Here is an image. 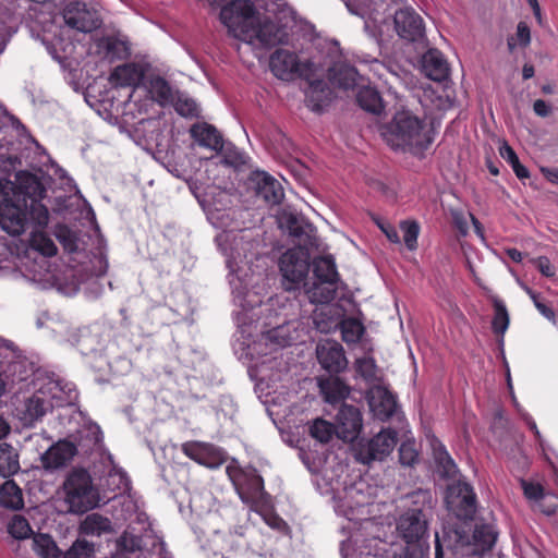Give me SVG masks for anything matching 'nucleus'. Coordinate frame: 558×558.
Listing matches in <instances>:
<instances>
[{
  "instance_id": "nucleus-23",
  "label": "nucleus",
  "mask_w": 558,
  "mask_h": 558,
  "mask_svg": "<svg viewBox=\"0 0 558 558\" xmlns=\"http://www.w3.org/2000/svg\"><path fill=\"white\" fill-rule=\"evenodd\" d=\"M144 77V70L137 63L118 65L110 74L109 81L116 86H136Z\"/></svg>"
},
{
  "instance_id": "nucleus-56",
  "label": "nucleus",
  "mask_w": 558,
  "mask_h": 558,
  "mask_svg": "<svg viewBox=\"0 0 558 558\" xmlns=\"http://www.w3.org/2000/svg\"><path fill=\"white\" fill-rule=\"evenodd\" d=\"M531 263L536 266V268L543 276L548 278L555 276V267L551 265L548 257L539 256L537 258H532Z\"/></svg>"
},
{
  "instance_id": "nucleus-39",
  "label": "nucleus",
  "mask_w": 558,
  "mask_h": 558,
  "mask_svg": "<svg viewBox=\"0 0 558 558\" xmlns=\"http://www.w3.org/2000/svg\"><path fill=\"white\" fill-rule=\"evenodd\" d=\"M499 154L505 160H507L511 165L515 175L520 180L527 179L530 177L529 170L520 162L515 151L512 149L511 146L508 145L507 142L501 143L499 147Z\"/></svg>"
},
{
  "instance_id": "nucleus-17",
  "label": "nucleus",
  "mask_w": 558,
  "mask_h": 558,
  "mask_svg": "<svg viewBox=\"0 0 558 558\" xmlns=\"http://www.w3.org/2000/svg\"><path fill=\"white\" fill-rule=\"evenodd\" d=\"M367 401L374 415L386 421L390 418L397 410L395 396L383 386H375L367 393Z\"/></svg>"
},
{
  "instance_id": "nucleus-10",
  "label": "nucleus",
  "mask_w": 558,
  "mask_h": 558,
  "mask_svg": "<svg viewBox=\"0 0 558 558\" xmlns=\"http://www.w3.org/2000/svg\"><path fill=\"white\" fill-rule=\"evenodd\" d=\"M0 226L10 235L17 236L25 232L27 209L22 203L11 198L0 204Z\"/></svg>"
},
{
  "instance_id": "nucleus-18",
  "label": "nucleus",
  "mask_w": 558,
  "mask_h": 558,
  "mask_svg": "<svg viewBox=\"0 0 558 558\" xmlns=\"http://www.w3.org/2000/svg\"><path fill=\"white\" fill-rule=\"evenodd\" d=\"M421 64L423 73L435 82H442L449 77V64L437 49H428L423 54Z\"/></svg>"
},
{
  "instance_id": "nucleus-27",
  "label": "nucleus",
  "mask_w": 558,
  "mask_h": 558,
  "mask_svg": "<svg viewBox=\"0 0 558 558\" xmlns=\"http://www.w3.org/2000/svg\"><path fill=\"white\" fill-rule=\"evenodd\" d=\"M78 530L81 534L93 536H100L113 531L110 519L96 512L87 514L80 523Z\"/></svg>"
},
{
  "instance_id": "nucleus-22",
  "label": "nucleus",
  "mask_w": 558,
  "mask_h": 558,
  "mask_svg": "<svg viewBox=\"0 0 558 558\" xmlns=\"http://www.w3.org/2000/svg\"><path fill=\"white\" fill-rule=\"evenodd\" d=\"M405 498L409 501L405 512L420 517H432L436 499L430 490L420 488L408 494Z\"/></svg>"
},
{
  "instance_id": "nucleus-58",
  "label": "nucleus",
  "mask_w": 558,
  "mask_h": 558,
  "mask_svg": "<svg viewBox=\"0 0 558 558\" xmlns=\"http://www.w3.org/2000/svg\"><path fill=\"white\" fill-rule=\"evenodd\" d=\"M526 291H527L529 295L531 296V299L533 300L536 308L541 312V314L544 315L549 320L554 322L556 316H555V312L553 311V308L549 307L548 305H546L544 302H542L539 300L538 295L535 292H533L531 289H527Z\"/></svg>"
},
{
  "instance_id": "nucleus-4",
  "label": "nucleus",
  "mask_w": 558,
  "mask_h": 558,
  "mask_svg": "<svg viewBox=\"0 0 558 558\" xmlns=\"http://www.w3.org/2000/svg\"><path fill=\"white\" fill-rule=\"evenodd\" d=\"M428 517L403 512L397 521V531L407 543L401 556L405 558H426L429 546L425 541L428 531Z\"/></svg>"
},
{
  "instance_id": "nucleus-57",
  "label": "nucleus",
  "mask_w": 558,
  "mask_h": 558,
  "mask_svg": "<svg viewBox=\"0 0 558 558\" xmlns=\"http://www.w3.org/2000/svg\"><path fill=\"white\" fill-rule=\"evenodd\" d=\"M356 371L366 379L373 378L375 376V364L369 359H360L356 361Z\"/></svg>"
},
{
  "instance_id": "nucleus-55",
  "label": "nucleus",
  "mask_w": 558,
  "mask_h": 558,
  "mask_svg": "<svg viewBox=\"0 0 558 558\" xmlns=\"http://www.w3.org/2000/svg\"><path fill=\"white\" fill-rule=\"evenodd\" d=\"M57 238L69 252H74L76 250L75 236L66 227H61L59 229Z\"/></svg>"
},
{
  "instance_id": "nucleus-46",
  "label": "nucleus",
  "mask_w": 558,
  "mask_h": 558,
  "mask_svg": "<svg viewBox=\"0 0 558 558\" xmlns=\"http://www.w3.org/2000/svg\"><path fill=\"white\" fill-rule=\"evenodd\" d=\"M101 441V430L98 425L89 424L81 430V441L80 445L86 447L87 449H93Z\"/></svg>"
},
{
  "instance_id": "nucleus-21",
  "label": "nucleus",
  "mask_w": 558,
  "mask_h": 558,
  "mask_svg": "<svg viewBox=\"0 0 558 558\" xmlns=\"http://www.w3.org/2000/svg\"><path fill=\"white\" fill-rule=\"evenodd\" d=\"M190 134L199 146L216 151L221 150L223 147L222 136L219 131L206 122L193 124L190 129Z\"/></svg>"
},
{
  "instance_id": "nucleus-14",
  "label": "nucleus",
  "mask_w": 558,
  "mask_h": 558,
  "mask_svg": "<svg viewBox=\"0 0 558 558\" xmlns=\"http://www.w3.org/2000/svg\"><path fill=\"white\" fill-rule=\"evenodd\" d=\"M316 355L322 367L329 373H340L348 366L342 345L335 340H326L316 347Z\"/></svg>"
},
{
  "instance_id": "nucleus-45",
  "label": "nucleus",
  "mask_w": 558,
  "mask_h": 558,
  "mask_svg": "<svg viewBox=\"0 0 558 558\" xmlns=\"http://www.w3.org/2000/svg\"><path fill=\"white\" fill-rule=\"evenodd\" d=\"M399 461L405 466H413L418 461V451L414 440H407L401 444L399 448Z\"/></svg>"
},
{
  "instance_id": "nucleus-2",
  "label": "nucleus",
  "mask_w": 558,
  "mask_h": 558,
  "mask_svg": "<svg viewBox=\"0 0 558 558\" xmlns=\"http://www.w3.org/2000/svg\"><path fill=\"white\" fill-rule=\"evenodd\" d=\"M385 142L395 150L417 155L432 143L429 129L409 111L397 112L393 119L381 128Z\"/></svg>"
},
{
  "instance_id": "nucleus-30",
  "label": "nucleus",
  "mask_w": 558,
  "mask_h": 558,
  "mask_svg": "<svg viewBox=\"0 0 558 558\" xmlns=\"http://www.w3.org/2000/svg\"><path fill=\"white\" fill-rule=\"evenodd\" d=\"M0 505L12 510H20L24 506L22 489L14 481H5L0 487Z\"/></svg>"
},
{
  "instance_id": "nucleus-36",
  "label": "nucleus",
  "mask_w": 558,
  "mask_h": 558,
  "mask_svg": "<svg viewBox=\"0 0 558 558\" xmlns=\"http://www.w3.org/2000/svg\"><path fill=\"white\" fill-rule=\"evenodd\" d=\"M336 283H327L323 281L314 282L312 287L306 290L308 299L312 303H329L336 296Z\"/></svg>"
},
{
  "instance_id": "nucleus-1",
  "label": "nucleus",
  "mask_w": 558,
  "mask_h": 558,
  "mask_svg": "<svg viewBox=\"0 0 558 558\" xmlns=\"http://www.w3.org/2000/svg\"><path fill=\"white\" fill-rule=\"evenodd\" d=\"M220 21L234 38L254 47H272L283 44V28L262 16L251 0H234L220 11Z\"/></svg>"
},
{
  "instance_id": "nucleus-5",
  "label": "nucleus",
  "mask_w": 558,
  "mask_h": 558,
  "mask_svg": "<svg viewBox=\"0 0 558 558\" xmlns=\"http://www.w3.org/2000/svg\"><path fill=\"white\" fill-rule=\"evenodd\" d=\"M310 266V254L304 247L296 246L284 252L279 258L284 290L294 291L302 286L305 287Z\"/></svg>"
},
{
  "instance_id": "nucleus-20",
  "label": "nucleus",
  "mask_w": 558,
  "mask_h": 558,
  "mask_svg": "<svg viewBox=\"0 0 558 558\" xmlns=\"http://www.w3.org/2000/svg\"><path fill=\"white\" fill-rule=\"evenodd\" d=\"M256 183V195L266 204L278 205L283 198V189L281 184L265 172L256 173L253 179Z\"/></svg>"
},
{
  "instance_id": "nucleus-9",
  "label": "nucleus",
  "mask_w": 558,
  "mask_h": 558,
  "mask_svg": "<svg viewBox=\"0 0 558 558\" xmlns=\"http://www.w3.org/2000/svg\"><path fill=\"white\" fill-rule=\"evenodd\" d=\"M395 28L397 34L404 40L417 43L425 37V25L423 19L413 9L404 8L395 13Z\"/></svg>"
},
{
  "instance_id": "nucleus-44",
  "label": "nucleus",
  "mask_w": 558,
  "mask_h": 558,
  "mask_svg": "<svg viewBox=\"0 0 558 558\" xmlns=\"http://www.w3.org/2000/svg\"><path fill=\"white\" fill-rule=\"evenodd\" d=\"M104 48L106 50V54L112 59H122L129 54V48L126 44L116 37L105 38Z\"/></svg>"
},
{
  "instance_id": "nucleus-50",
  "label": "nucleus",
  "mask_w": 558,
  "mask_h": 558,
  "mask_svg": "<svg viewBox=\"0 0 558 558\" xmlns=\"http://www.w3.org/2000/svg\"><path fill=\"white\" fill-rule=\"evenodd\" d=\"M9 533L17 539L26 538L32 533L28 521L21 517L14 515L9 524Z\"/></svg>"
},
{
  "instance_id": "nucleus-24",
  "label": "nucleus",
  "mask_w": 558,
  "mask_h": 558,
  "mask_svg": "<svg viewBox=\"0 0 558 558\" xmlns=\"http://www.w3.org/2000/svg\"><path fill=\"white\" fill-rule=\"evenodd\" d=\"M279 227L287 230L290 235L307 243L310 232L313 231L312 226L306 223L301 217L293 213L282 211L278 216Z\"/></svg>"
},
{
  "instance_id": "nucleus-8",
  "label": "nucleus",
  "mask_w": 558,
  "mask_h": 558,
  "mask_svg": "<svg viewBox=\"0 0 558 558\" xmlns=\"http://www.w3.org/2000/svg\"><path fill=\"white\" fill-rule=\"evenodd\" d=\"M62 16L66 26L82 33H90L101 23L97 11L89 9L81 1L68 3L62 11Z\"/></svg>"
},
{
  "instance_id": "nucleus-54",
  "label": "nucleus",
  "mask_w": 558,
  "mask_h": 558,
  "mask_svg": "<svg viewBox=\"0 0 558 558\" xmlns=\"http://www.w3.org/2000/svg\"><path fill=\"white\" fill-rule=\"evenodd\" d=\"M268 339L280 347H286L291 343V338L288 337L287 330L283 326L269 330Z\"/></svg>"
},
{
  "instance_id": "nucleus-52",
  "label": "nucleus",
  "mask_w": 558,
  "mask_h": 558,
  "mask_svg": "<svg viewBox=\"0 0 558 558\" xmlns=\"http://www.w3.org/2000/svg\"><path fill=\"white\" fill-rule=\"evenodd\" d=\"M521 485L527 499L538 502L544 498V488L541 484L522 481Z\"/></svg>"
},
{
  "instance_id": "nucleus-15",
  "label": "nucleus",
  "mask_w": 558,
  "mask_h": 558,
  "mask_svg": "<svg viewBox=\"0 0 558 558\" xmlns=\"http://www.w3.org/2000/svg\"><path fill=\"white\" fill-rule=\"evenodd\" d=\"M271 72L280 80L291 81L303 75L302 66L294 52L284 49L276 50L269 60Z\"/></svg>"
},
{
  "instance_id": "nucleus-12",
  "label": "nucleus",
  "mask_w": 558,
  "mask_h": 558,
  "mask_svg": "<svg viewBox=\"0 0 558 558\" xmlns=\"http://www.w3.org/2000/svg\"><path fill=\"white\" fill-rule=\"evenodd\" d=\"M12 198L27 208V203L32 199L44 198L46 189L35 174L21 171L16 173L15 181L12 183Z\"/></svg>"
},
{
  "instance_id": "nucleus-16",
  "label": "nucleus",
  "mask_w": 558,
  "mask_h": 558,
  "mask_svg": "<svg viewBox=\"0 0 558 558\" xmlns=\"http://www.w3.org/2000/svg\"><path fill=\"white\" fill-rule=\"evenodd\" d=\"M77 453L76 446L68 440H60L40 456L41 465L47 471L65 466Z\"/></svg>"
},
{
  "instance_id": "nucleus-53",
  "label": "nucleus",
  "mask_w": 558,
  "mask_h": 558,
  "mask_svg": "<svg viewBox=\"0 0 558 558\" xmlns=\"http://www.w3.org/2000/svg\"><path fill=\"white\" fill-rule=\"evenodd\" d=\"M118 545L121 549L134 553L141 547V539L134 535L123 533L118 541Z\"/></svg>"
},
{
  "instance_id": "nucleus-60",
  "label": "nucleus",
  "mask_w": 558,
  "mask_h": 558,
  "mask_svg": "<svg viewBox=\"0 0 558 558\" xmlns=\"http://www.w3.org/2000/svg\"><path fill=\"white\" fill-rule=\"evenodd\" d=\"M377 225L392 243H400L399 234L391 225L387 222H378Z\"/></svg>"
},
{
  "instance_id": "nucleus-38",
  "label": "nucleus",
  "mask_w": 558,
  "mask_h": 558,
  "mask_svg": "<svg viewBox=\"0 0 558 558\" xmlns=\"http://www.w3.org/2000/svg\"><path fill=\"white\" fill-rule=\"evenodd\" d=\"M310 435L319 442L326 444L336 435V425L326 420L316 418L310 426Z\"/></svg>"
},
{
  "instance_id": "nucleus-7",
  "label": "nucleus",
  "mask_w": 558,
  "mask_h": 558,
  "mask_svg": "<svg viewBox=\"0 0 558 558\" xmlns=\"http://www.w3.org/2000/svg\"><path fill=\"white\" fill-rule=\"evenodd\" d=\"M446 504L447 508L459 519H472L476 510L475 494L465 482L458 481L448 485Z\"/></svg>"
},
{
  "instance_id": "nucleus-63",
  "label": "nucleus",
  "mask_w": 558,
  "mask_h": 558,
  "mask_svg": "<svg viewBox=\"0 0 558 558\" xmlns=\"http://www.w3.org/2000/svg\"><path fill=\"white\" fill-rule=\"evenodd\" d=\"M225 160L228 165L233 167H239L245 163V157L241 153H227L225 155Z\"/></svg>"
},
{
  "instance_id": "nucleus-33",
  "label": "nucleus",
  "mask_w": 558,
  "mask_h": 558,
  "mask_svg": "<svg viewBox=\"0 0 558 558\" xmlns=\"http://www.w3.org/2000/svg\"><path fill=\"white\" fill-rule=\"evenodd\" d=\"M148 90L151 98L161 106L174 101L175 94L173 93L170 84L161 76H154L150 78Z\"/></svg>"
},
{
  "instance_id": "nucleus-29",
  "label": "nucleus",
  "mask_w": 558,
  "mask_h": 558,
  "mask_svg": "<svg viewBox=\"0 0 558 558\" xmlns=\"http://www.w3.org/2000/svg\"><path fill=\"white\" fill-rule=\"evenodd\" d=\"M473 539L475 546L474 553L483 555L493 548L497 539V532L489 524H476L473 532Z\"/></svg>"
},
{
  "instance_id": "nucleus-19",
  "label": "nucleus",
  "mask_w": 558,
  "mask_h": 558,
  "mask_svg": "<svg viewBox=\"0 0 558 558\" xmlns=\"http://www.w3.org/2000/svg\"><path fill=\"white\" fill-rule=\"evenodd\" d=\"M236 492L243 502L256 507L264 498V482L259 475H244V482L238 483L233 481Z\"/></svg>"
},
{
  "instance_id": "nucleus-61",
  "label": "nucleus",
  "mask_w": 558,
  "mask_h": 558,
  "mask_svg": "<svg viewBox=\"0 0 558 558\" xmlns=\"http://www.w3.org/2000/svg\"><path fill=\"white\" fill-rule=\"evenodd\" d=\"M453 223L456 228L459 230L461 235H466L468 233V222L464 216L458 211L452 213Z\"/></svg>"
},
{
  "instance_id": "nucleus-48",
  "label": "nucleus",
  "mask_w": 558,
  "mask_h": 558,
  "mask_svg": "<svg viewBox=\"0 0 558 558\" xmlns=\"http://www.w3.org/2000/svg\"><path fill=\"white\" fill-rule=\"evenodd\" d=\"M94 553V545L86 539H77L68 549L64 558H90Z\"/></svg>"
},
{
  "instance_id": "nucleus-11",
  "label": "nucleus",
  "mask_w": 558,
  "mask_h": 558,
  "mask_svg": "<svg viewBox=\"0 0 558 558\" xmlns=\"http://www.w3.org/2000/svg\"><path fill=\"white\" fill-rule=\"evenodd\" d=\"M363 427L362 414L354 405L343 403L336 416V436L345 442L355 440Z\"/></svg>"
},
{
  "instance_id": "nucleus-49",
  "label": "nucleus",
  "mask_w": 558,
  "mask_h": 558,
  "mask_svg": "<svg viewBox=\"0 0 558 558\" xmlns=\"http://www.w3.org/2000/svg\"><path fill=\"white\" fill-rule=\"evenodd\" d=\"M172 104L174 106L175 111L182 117L197 116V105L191 98L183 97L181 95H175L174 101Z\"/></svg>"
},
{
  "instance_id": "nucleus-26",
  "label": "nucleus",
  "mask_w": 558,
  "mask_h": 558,
  "mask_svg": "<svg viewBox=\"0 0 558 558\" xmlns=\"http://www.w3.org/2000/svg\"><path fill=\"white\" fill-rule=\"evenodd\" d=\"M320 392L325 401L331 404L343 401L350 395V387L339 377H329L319 380Z\"/></svg>"
},
{
  "instance_id": "nucleus-47",
  "label": "nucleus",
  "mask_w": 558,
  "mask_h": 558,
  "mask_svg": "<svg viewBox=\"0 0 558 558\" xmlns=\"http://www.w3.org/2000/svg\"><path fill=\"white\" fill-rule=\"evenodd\" d=\"M400 228L403 232V241L410 251L416 248L420 226L416 221H402Z\"/></svg>"
},
{
  "instance_id": "nucleus-37",
  "label": "nucleus",
  "mask_w": 558,
  "mask_h": 558,
  "mask_svg": "<svg viewBox=\"0 0 558 558\" xmlns=\"http://www.w3.org/2000/svg\"><path fill=\"white\" fill-rule=\"evenodd\" d=\"M34 550L45 558H56L60 555V550L54 541L48 534H37L33 539Z\"/></svg>"
},
{
  "instance_id": "nucleus-25",
  "label": "nucleus",
  "mask_w": 558,
  "mask_h": 558,
  "mask_svg": "<svg viewBox=\"0 0 558 558\" xmlns=\"http://www.w3.org/2000/svg\"><path fill=\"white\" fill-rule=\"evenodd\" d=\"M307 106L320 112L331 101V90L324 81H313L306 92Z\"/></svg>"
},
{
  "instance_id": "nucleus-59",
  "label": "nucleus",
  "mask_w": 558,
  "mask_h": 558,
  "mask_svg": "<svg viewBox=\"0 0 558 558\" xmlns=\"http://www.w3.org/2000/svg\"><path fill=\"white\" fill-rule=\"evenodd\" d=\"M517 38L521 46L526 47L531 41L530 27L525 22H520L517 26Z\"/></svg>"
},
{
  "instance_id": "nucleus-6",
  "label": "nucleus",
  "mask_w": 558,
  "mask_h": 558,
  "mask_svg": "<svg viewBox=\"0 0 558 558\" xmlns=\"http://www.w3.org/2000/svg\"><path fill=\"white\" fill-rule=\"evenodd\" d=\"M398 442L397 432L390 428L380 430L372 439L361 441L355 449V460L369 465L375 461H384Z\"/></svg>"
},
{
  "instance_id": "nucleus-34",
  "label": "nucleus",
  "mask_w": 558,
  "mask_h": 558,
  "mask_svg": "<svg viewBox=\"0 0 558 558\" xmlns=\"http://www.w3.org/2000/svg\"><path fill=\"white\" fill-rule=\"evenodd\" d=\"M357 71L350 65L339 64L330 69L329 78L340 88L349 89L355 85Z\"/></svg>"
},
{
  "instance_id": "nucleus-40",
  "label": "nucleus",
  "mask_w": 558,
  "mask_h": 558,
  "mask_svg": "<svg viewBox=\"0 0 558 558\" xmlns=\"http://www.w3.org/2000/svg\"><path fill=\"white\" fill-rule=\"evenodd\" d=\"M363 332V325L354 318H349L341 323L342 340L347 343H356Z\"/></svg>"
},
{
  "instance_id": "nucleus-13",
  "label": "nucleus",
  "mask_w": 558,
  "mask_h": 558,
  "mask_svg": "<svg viewBox=\"0 0 558 558\" xmlns=\"http://www.w3.org/2000/svg\"><path fill=\"white\" fill-rule=\"evenodd\" d=\"M182 451L192 460L208 468H217L227 459L221 449L208 442L187 441L182 445Z\"/></svg>"
},
{
  "instance_id": "nucleus-42",
  "label": "nucleus",
  "mask_w": 558,
  "mask_h": 558,
  "mask_svg": "<svg viewBox=\"0 0 558 558\" xmlns=\"http://www.w3.org/2000/svg\"><path fill=\"white\" fill-rule=\"evenodd\" d=\"M46 402L38 397H32L25 402L24 418L34 422L43 417L46 413Z\"/></svg>"
},
{
  "instance_id": "nucleus-64",
  "label": "nucleus",
  "mask_w": 558,
  "mask_h": 558,
  "mask_svg": "<svg viewBox=\"0 0 558 558\" xmlns=\"http://www.w3.org/2000/svg\"><path fill=\"white\" fill-rule=\"evenodd\" d=\"M2 167L5 171H10L11 169H15L16 165L21 163L20 159L16 156H8L2 161Z\"/></svg>"
},
{
  "instance_id": "nucleus-51",
  "label": "nucleus",
  "mask_w": 558,
  "mask_h": 558,
  "mask_svg": "<svg viewBox=\"0 0 558 558\" xmlns=\"http://www.w3.org/2000/svg\"><path fill=\"white\" fill-rule=\"evenodd\" d=\"M33 245L39 252H41L44 255L49 256V257L56 255L57 251H58L53 241L43 233L35 234L33 236Z\"/></svg>"
},
{
  "instance_id": "nucleus-31",
  "label": "nucleus",
  "mask_w": 558,
  "mask_h": 558,
  "mask_svg": "<svg viewBox=\"0 0 558 558\" xmlns=\"http://www.w3.org/2000/svg\"><path fill=\"white\" fill-rule=\"evenodd\" d=\"M359 106L373 114H380L384 111V102L379 93L369 86H364L356 94Z\"/></svg>"
},
{
  "instance_id": "nucleus-43",
  "label": "nucleus",
  "mask_w": 558,
  "mask_h": 558,
  "mask_svg": "<svg viewBox=\"0 0 558 558\" xmlns=\"http://www.w3.org/2000/svg\"><path fill=\"white\" fill-rule=\"evenodd\" d=\"M40 201L32 199V202L27 203V217L29 216L37 226L45 227L49 221V211Z\"/></svg>"
},
{
  "instance_id": "nucleus-28",
  "label": "nucleus",
  "mask_w": 558,
  "mask_h": 558,
  "mask_svg": "<svg viewBox=\"0 0 558 558\" xmlns=\"http://www.w3.org/2000/svg\"><path fill=\"white\" fill-rule=\"evenodd\" d=\"M433 456L437 474L445 480H453L458 475V468L444 446H434Z\"/></svg>"
},
{
  "instance_id": "nucleus-35",
  "label": "nucleus",
  "mask_w": 558,
  "mask_h": 558,
  "mask_svg": "<svg viewBox=\"0 0 558 558\" xmlns=\"http://www.w3.org/2000/svg\"><path fill=\"white\" fill-rule=\"evenodd\" d=\"M20 469L19 456L9 444L0 445V474L4 477L15 474Z\"/></svg>"
},
{
  "instance_id": "nucleus-3",
  "label": "nucleus",
  "mask_w": 558,
  "mask_h": 558,
  "mask_svg": "<svg viewBox=\"0 0 558 558\" xmlns=\"http://www.w3.org/2000/svg\"><path fill=\"white\" fill-rule=\"evenodd\" d=\"M64 502L69 512L83 514L99 505V492L93 483L88 471L82 468L73 469L63 483Z\"/></svg>"
},
{
  "instance_id": "nucleus-32",
  "label": "nucleus",
  "mask_w": 558,
  "mask_h": 558,
  "mask_svg": "<svg viewBox=\"0 0 558 558\" xmlns=\"http://www.w3.org/2000/svg\"><path fill=\"white\" fill-rule=\"evenodd\" d=\"M313 271L318 281L337 283L338 272L331 256L317 257L313 262Z\"/></svg>"
},
{
  "instance_id": "nucleus-62",
  "label": "nucleus",
  "mask_w": 558,
  "mask_h": 558,
  "mask_svg": "<svg viewBox=\"0 0 558 558\" xmlns=\"http://www.w3.org/2000/svg\"><path fill=\"white\" fill-rule=\"evenodd\" d=\"M534 112L539 117H548L551 113V109L548 104L543 99H537L533 105Z\"/></svg>"
},
{
  "instance_id": "nucleus-41",
  "label": "nucleus",
  "mask_w": 558,
  "mask_h": 558,
  "mask_svg": "<svg viewBox=\"0 0 558 558\" xmlns=\"http://www.w3.org/2000/svg\"><path fill=\"white\" fill-rule=\"evenodd\" d=\"M495 315L493 318V330L495 333L504 335L509 325V315L504 303L497 298L494 299Z\"/></svg>"
}]
</instances>
